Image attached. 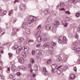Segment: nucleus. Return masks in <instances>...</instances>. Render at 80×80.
<instances>
[{
    "label": "nucleus",
    "instance_id": "obj_1",
    "mask_svg": "<svg viewBox=\"0 0 80 80\" xmlns=\"http://www.w3.org/2000/svg\"><path fill=\"white\" fill-rule=\"evenodd\" d=\"M37 18L33 16H30L28 18V22H24L22 24V28H26L28 26L32 27V22L36 21Z\"/></svg>",
    "mask_w": 80,
    "mask_h": 80
},
{
    "label": "nucleus",
    "instance_id": "obj_42",
    "mask_svg": "<svg viewBox=\"0 0 80 80\" xmlns=\"http://www.w3.org/2000/svg\"><path fill=\"white\" fill-rule=\"evenodd\" d=\"M58 62H60V61H62V58L61 57H59L58 59Z\"/></svg>",
    "mask_w": 80,
    "mask_h": 80
},
{
    "label": "nucleus",
    "instance_id": "obj_40",
    "mask_svg": "<svg viewBox=\"0 0 80 80\" xmlns=\"http://www.w3.org/2000/svg\"><path fill=\"white\" fill-rule=\"evenodd\" d=\"M63 25H64V26H65V27H67L68 25V24H67V23H66V22H64V23H63V24H62Z\"/></svg>",
    "mask_w": 80,
    "mask_h": 80
},
{
    "label": "nucleus",
    "instance_id": "obj_18",
    "mask_svg": "<svg viewBox=\"0 0 80 80\" xmlns=\"http://www.w3.org/2000/svg\"><path fill=\"white\" fill-rule=\"evenodd\" d=\"M52 16H49L48 18L47 21L48 22H50V21H52Z\"/></svg>",
    "mask_w": 80,
    "mask_h": 80
},
{
    "label": "nucleus",
    "instance_id": "obj_38",
    "mask_svg": "<svg viewBox=\"0 0 80 80\" xmlns=\"http://www.w3.org/2000/svg\"><path fill=\"white\" fill-rule=\"evenodd\" d=\"M0 77L1 79H3L4 78V77L3 76L2 74H0Z\"/></svg>",
    "mask_w": 80,
    "mask_h": 80
},
{
    "label": "nucleus",
    "instance_id": "obj_47",
    "mask_svg": "<svg viewBox=\"0 0 80 80\" xmlns=\"http://www.w3.org/2000/svg\"><path fill=\"white\" fill-rule=\"evenodd\" d=\"M32 55H35V50H33L32 52Z\"/></svg>",
    "mask_w": 80,
    "mask_h": 80
},
{
    "label": "nucleus",
    "instance_id": "obj_3",
    "mask_svg": "<svg viewBox=\"0 0 80 80\" xmlns=\"http://www.w3.org/2000/svg\"><path fill=\"white\" fill-rule=\"evenodd\" d=\"M65 6V4L63 2H61L60 3V8L59 9V11H63V10H65V9L63 8H62V7H63Z\"/></svg>",
    "mask_w": 80,
    "mask_h": 80
},
{
    "label": "nucleus",
    "instance_id": "obj_50",
    "mask_svg": "<svg viewBox=\"0 0 80 80\" xmlns=\"http://www.w3.org/2000/svg\"><path fill=\"white\" fill-rule=\"evenodd\" d=\"M78 1L77 0H74L73 1V2L74 3H76L77 2V1Z\"/></svg>",
    "mask_w": 80,
    "mask_h": 80
},
{
    "label": "nucleus",
    "instance_id": "obj_2",
    "mask_svg": "<svg viewBox=\"0 0 80 80\" xmlns=\"http://www.w3.org/2000/svg\"><path fill=\"white\" fill-rule=\"evenodd\" d=\"M59 43H65L66 42V37L60 36L58 39Z\"/></svg>",
    "mask_w": 80,
    "mask_h": 80
},
{
    "label": "nucleus",
    "instance_id": "obj_30",
    "mask_svg": "<svg viewBox=\"0 0 80 80\" xmlns=\"http://www.w3.org/2000/svg\"><path fill=\"white\" fill-rule=\"evenodd\" d=\"M41 29H42V25H40L38 26L37 30H41Z\"/></svg>",
    "mask_w": 80,
    "mask_h": 80
},
{
    "label": "nucleus",
    "instance_id": "obj_32",
    "mask_svg": "<svg viewBox=\"0 0 80 80\" xmlns=\"http://www.w3.org/2000/svg\"><path fill=\"white\" fill-rule=\"evenodd\" d=\"M39 53H40L41 55H43L44 54V51L43 50H40L39 51Z\"/></svg>",
    "mask_w": 80,
    "mask_h": 80
},
{
    "label": "nucleus",
    "instance_id": "obj_13",
    "mask_svg": "<svg viewBox=\"0 0 80 80\" xmlns=\"http://www.w3.org/2000/svg\"><path fill=\"white\" fill-rule=\"evenodd\" d=\"M50 44L49 42H47V43H45L44 45H43V47H48L49 46H50Z\"/></svg>",
    "mask_w": 80,
    "mask_h": 80
},
{
    "label": "nucleus",
    "instance_id": "obj_56",
    "mask_svg": "<svg viewBox=\"0 0 80 80\" xmlns=\"http://www.w3.org/2000/svg\"><path fill=\"white\" fill-rule=\"evenodd\" d=\"M68 2L69 3H72L73 2V0H68Z\"/></svg>",
    "mask_w": 80,
    "mask_h": 80
},
{
    "label": "nucleus",
    "instance_id": "obj_11",
    "mask_svg": "<svg viewBox=\"0 0 80 80\" xmlns=\"http://www.w3.org/2000/svg\"><path fill=\"white\" fill-rule=\"evenodd\" d=\"M43 13H44V15H48V14L49 13V10L46 9L44 10Z\"/></svg>",
    "mask_w": 80,
    "mask_h": 80
},
{
    "label": "nucleus",
    "instance_id": "obj_21",
    "mask_svg": "<svg viewBox=\"0 0 80 80\" xmlns=\"http://www.w3.org/2000/svg\"><path fill=\"white\" fill-rule=\"evenodd\" d=\"M52 63V59L48 60L47 61V64H48V65L50 64V63Z\"/></svg>",
    "mask_w": 80,
    "mask_h": 80
},
{
    "label": "nucleus",
    "instance_id": "obj_63",
    "mask_svg": "<svg viewBox=\"0 0 80 80\" xmlns=\"http://www.w3.org/2000/svg\"><path fill=\"white\" fill-rule=\"evenodd\" d=\"M16 2H18V1L17 0H15L14 1V3H16Z\"/></svg>",
    "mask_w": 80,
    "mask_h": 80
},
{
    "label": "nucleus",
    "instance_id": "obj_52",
    "mask_svg": "<svg viewBox=\"0 0 80 80\" xmlns=\"http://www.w3.org/2000/svg\"><path fill=\"white\" fill-rule=\"evenodd\" d=\"M66 13H67L68 14H70V12L69 11H67L65 12Z\"/></svg>",
    "mask_w": 80,
    "mask_h": 80
},
{
    "label": "nucleus",
    "instance_id": "obj_22",
    "mask_svg": "<svg viewBox=\"0 0 80 80\" xmlns=\"http://www.w3.org/2000/svg\"><path fill=\"white\" fill-rule=\"evenodd\" d=\"M41 33V32L40 31H38L36 35V37H38V36H39V35H40Z\"/></svg>",
    "mask_w": 80,
    "mask_h": 80
},
{
    "label": "nucleus",
    "instance_id": "obj_39",
    "mask_svg": "<svg viewBox=\"0 0 80 80\" xmlns=\"http://www.w3.org/2000/svg\"><path fill=\"white\" fill-rule=\"evenodd\" d=\"M51 45H52V46H56V43L53 42H52L51 43Z\"/></svg>",
    "mask_w": 80,
    "mask_h": 80
},
{
    "label": "nucleus",
    "instance_id": "obj_49",
    "mask_svg": "<svg viewBox=\"0 0 80 80\" xmlns=\"http://www.w3.org/2000/svg\"><path fill=\"white\" fill-rule=\"evenodd\" d=\"M34 41L32 40H29L28 41L29 43H30V42H33Z\"/></svg>",
    "mask_w": 80,
    "mask_h": 80
},
{
    "label": "nucleus",
    "instance_id": "obj_25",
    "mask_svg": "<svg viewBox=\"0 0 80 80\" xmlns=\"http://www.w3.org/2000/svg\"><path fill=\"white\" fill-rule=\"evenodd\" d=\"M80 51V48H77L76 50V53H79V52Z\"/></svg>",
    "mask_w": 80,
    "mask_h": 80
},
{
    "label": "nucleus",
    "instance_id": "obj_35",
    "mask_svg": "<svg viewBox=\"0 0 80 80\" xmlns=\"http://www.w3.org/2000/svg\"><path fill=\"white\" fill-rule=\"evenodd\" d=\"M48 54H50L51 55H53V52L52 50H50L48 52Z\"/></svg>",
    "mask_w": 80,
    "mask_h": 80
},
{
    "label": "nucleus",
    "instance_id": "obj_16",
    "mask_svg": "<svg viewBox=\"0 0 80 80\" xmlns=\"http://www.w3.org/2000/svg\"><path fill=\"white\" fill-rule=\"evenodd\" d=\"M59 23H60L58 22V21H56L54 23V25L55 26H56V27H57V26L58 25Z\"/></svg>",
    "mask_w": 80,
    "mask_h": 80
},
{
    "label": "nucleus",
    "instance_id": "obj_20",
    "mask_svg": "<svg viewBox=\"0 0 80 80\" xmlns=\"http://www.w3.org/2000/svg\"><path fill=\"white\" fill-rule=\"evenodd\" d=\"M11 69L12 70V72H14V71L16 69V67H15V65L13 66L12 67Z\"/></svg>",
    "mask_w": 80,
    "mask_h": 80
},
{
    "label": "nucleus",
    "instance_id": "obj_14",
    "mask_svg": "<svg viewBox=\"0 0 80 80\" xmlns=\"http://www.w3.org/2000/svg\"><path fill=\"white\" fill-rule=\"evenodd\" d=\"M52 67L53 69H55V68H57V65L56 64H54L52 65Z\"/></svg>",
    "mask_w": 80,
    "mask_h": 80
},
{
    "label": "nucleus",
    "instance_id": "obj_46",
    "mask_svg": "<svg viewBox=\"0 0 80 80\" xmlns=\"http://www.w3.org/2000/svg\"><path fill=\"white\" fill-rule=\"evenodd\" d=\"M74 37L77 39H78L79 37V36H78V35L77 34L75 35Z\"/></svg>",
    "mask_w": 80,
    "mask_h": 80
},
{
    "label": "nucleus",
    "instance_id": "obj_6",
    "mask_svg": "<svg viewBox=\"0 0 80 80\" xmlns=\"http://www.w3.org/2000/svg\"><path fill=\"white\" fill-rule=\"evenodd\" d=\"M61 67L62 66H60L57 68V69H58L57 72L58 74H61V73H62L63 72V69L62 68H60V67Z\"/></svg>",
    "mask_w": 80,
    "mask_h": 80
},
{
    "label": "nucleus",
    "instance_id": "obj_53",
    "mask_svg": "<svg viewBox=\"0 0 80 80\" xmlns=\"http://www.w3.org/2000/svg\"><path fill=\"white\" fill-rule=\"evenodd\" d=\"M37 47H38V48H40V44H37L36 45Z\"/></svg>",
    "mask_w": 80,
    "mask_h": 80
},
{
    "label": "nucleus",
    "instance_id": "obj_8",
    "mask_svg": "<svg viewBox=\"0 0 80 80\" xmlns=\"http://www.w3.org/2000/svg\"><path fill=\"white\" fill-rule=\"evenodd\" d=\"M52 27L50 24H47L46 25V29L47 30H52Z\"/></svg>",
    "mask_w": 80,
    "mask_h": 80
},
{
    "label": "nucleus",
    "instance_id": "obj_54",
    "mask_svg": "<svg viewBox=\"0 0 80 80\" xmlns=\"http://www.w3.org/2000/svg\"><path fill=\"white\" fill-rule=\"evenodd\" d=\"M76 16L77 17H80V13H77L76 14Z\"/></svg>",
    "mask_w": 80,
    "mask_h": 80
},
{
    "label": "nucleus",
    "instance_id": "obj_29",
    "mask_svg": "<svg viewBox=\"0 0 80 80\" xmlns=\"http://www.w3.org/2000/svg\"><path fill=\"white\" fill-rule=\"evenodd\" d=\"M22 56H23V57H26V53H25V52H22Z\"/></svg>",
    "mask_w": 80,
    "mask_h": 80
},
{
    "label": "nucleus",
    "instance_id": "obj_48",
    "mask_svg": "<svg viewBox=\"0 0 80 80\" xmlns=\"http://www.w3.org/2000/svg\"><path fill=\"white\" fill-rule=\"evenodd\" d=\"M17 75L18 76H20L21 75V73L20 72H18L17 73Z\"/></svg>",
    "mask_w": 80,
    "mask_h": 80
},
{
    "label": "nucleus",
    "instance_id": "obj_37",
    "mask_svg": "<svg viewBox=\"0 0 80 80\" xmlns=\"http://www.w3.org/2000/svg\"><path fill=\"white\" fill-rule=\"evenodd\" d=\"M52 30H52V32H53V33H55V32H56V28L52 29Z\"/></svg>",
    "mask_w": 80,
    "mask_h": 80
},
{
    "label": "nucleus",
    "instance_id": "obj_19",
    "mask_svg": "<svg viewBox=\"0 0 80 80\" xmlns=\"http://www.w3.org/2000/svg\"><path fill=\"white\" fill-rule=\"evenodd\" d=\"M70 78L71 80L72 79H74L75 78V75L74 74H72L70 76Z\"/></svg>",
    "mask_w": 80,
    "mask_h": 80
},
{
    "label": "nucleus",
    "instance_id": "obj_62",
    "mask_svg": "<svg viewBox=\"0 0 80 80\" xmlns=\"http://www.w3.org/2000/svg\"><path fill=\"white\" fill-rule=\"evenodd\" d=\"M3 12V11H2V10L1 9V8H0V14L2 13Z\"/></svg>",
    "mask_w": 80,
    "mask_h": 80
},
{
    "label": "nucleus",
    "instance_id": "obj_17",
    "mask_svg": "<svg viewBox=\"0 0 80 80\" xmlns=\"http://www.w3.org/2000/svg\"><path fill=\"white\" fill-rule=\"evenodd\" d=\"M38 41V42H42V38H41V36H39L37 38Z\"/></svg>",
    "mask_w": 80,
    "mask_h": 80
},
{
    "label": "nucleus",
    "instance_id": "obj_27",
    "mask_svg": "<svg viewBox=\"0 0 80 80\" xmlns=\"http://www.w3.org/2000/svg\"><path fill=\"white\" fill-rule=\"evenodd\" d=\"M18 46L16 45L15 46H14L12 47V49L13 50H15L16 49H17V48H18Z\"/></svg>",
    "mask_w": 80,
    "mask_h": 80
},
{
    "label": "nucleus",
    "instance_id": "obj_60",
    "mask_svg": "<svg viewBox=\"0 0 80 80\" xmlns=\"http://www.w3.org/2000/svg\"><path fill=\"white\" fill-rule=\"evenodd\" d=\"M77 32H80V28H78L77 30Z\"/></svg>",
    "mask_w": 80,
    "mask_h": 80
},
{
    "label": "nucleus",
    "instance_id": "obj_4",
    "mask_svg": "<svg viewBox=\"0 0 80 80\" xmlns=\"http://www.w3.org/2000/svg\"><path fill=\"white\" fill-rule=\"evenodd\" d=\"M61 67L62 66H60L57 68V69H58L57 72L58 74H61V73H62L63 72V69L62 68H60V67Z\"/></svg>",
    "mask_w": 80,
    "mask_h": 80
},
{
    "label": "nucleus",
    "instance_id": "obj_28",
    "mask_svg": "<svg viewBox=\"0 0 80 80\" xmlns=\"http://www.w3.org/2000/svg\"><path fill=\"white\" fill-rule=\"evenodd\" d=\"M42 68L43 69V70L44 72H47V70L46 68L43 67Z\"/></svg>",
    "mask_w": 80,
    "mask_h": 80
},
{
    "label": "nucleus",
    "instance_id": "obj_43",
    "mask_svg": "<svg viewBox=\"0 0 80 80\" xmlns=\"http://www.w3.org/2000/svg\"><path fill=\"white\" fill-rule=\"evenodd\" d=\"M67 61V58H65L63 60V62H66Z\"/></svg>",
    "mask_w": 80,
    "mask_h": 80
},
{
    "label": "nucleus",
    "instance_id": "obj_23",
    "mask_svg": "<svg viewBox=\"0 0 80 80\" xmlns=\"http://www.w3.org/2000/svg\"><path fill=\"white\" fill-rule=\"evenodd\" d=\"M26 32L27 34H30V29H27L26 30Z\"/></svg>",
    "mask_w": 80,
    "mask_h": 80
},
{
    "label": "nucleus",
    "instance_id": "obj_61",
    "mask_svg": "<svg viewBox=\"0 0 80 80\" xmlns=\"http://www.w3.org/2000/svg\"><path fill=\"white\" fill-rule=\"evenodd\" d=\"M8 55H9V57H12V53H8Z\"/></svg>",
    "mask_w": 80,
    "mask_h": 80
},
{
    "label": "nucleus",
    "instance_id": "obj_57",
    "mask_svg": "<svg viewBox=\"0 0 80 80\" xmlns=\"http://www.w3.org/2000/svg\"><path fill=\"white\" fill-rule=\"evenodd\" d=\"M44 37H47V34H44L42 36Z\"/></svg>",
    "mask_w": 80,
    "mask_h": 80
},
{
    "label": "nucleus",
    "instance_id": "obj_31",
    "mask_svg": "<svg viewBox=\"0 0 80 80\" xmlns=\"http://www.w3.org/2000/svg\"><path fill=\"white\" fill-rule=\"evenodd\" d=\"M31 62L32 63H35V60L32 58L31 59Z\"/></svg>",
    "mask_w": 80,
    "mask_h": 80
},
{
    "label": "nucleus",
    "instance_id": "obj_12",
    "mask_svg": "<svg viewBox=\"0 0 80 80\" xmlns=\"http://www.w3.org/2000/svg\"><path fill=\"white\" fill-rule=\"evenodd\" d=\"M19 62L20 63L23 64L24 63V59L23 58H20L19 60Z\"/></svg>",
    "mask_w": 80,
    "mask_h": 80
},
{
    "label": "nucleus",
    "instance_id": "obj_36",
    "mask_svg": "<svg viewBox=\"0 0 80 80\" xmlns=\"http://www.w3.org/2000/svg\"><path fill=\"white\" fill-rule=\"evenodd\" d=\"M24 40V38H21L20 39V42H23V41Z\"/></svg>",
    "mask_w": 80,
    "mask_h": 80
},
{
    "label": "nucleus",
    "instance_id": "obj_10",
    "mask_svg": "<svg viewBox=\"0 0 80 80\" xmlns=\"http://www.w3.org/2000/svg\"><path fill=\"white\" fill-rule=\"evenodd\" d=\"M22 50H24V51L26 52H27L29 50V48L27 46L23 47V48H22Z\"/></svg>",
    "mask_w": 80,
    "mask_h": 80
},
{
    "label": "nucleus",
    "instance_id": "obj_64",
    "mask_svg": "<svg viewBox=\"0 0 80 80\" xmlns=\"http://www.w3.org/2000/svg\"><path fill=\"white\" fill-rule=\"evenodd\" d=\"M28 67H29V68H31V64H29L28 66Z\"/></svg>",
    "mask_w": 80,
    "mask_h": 80
},
{
    "label": "nucleus",
    "instance_id": "obj_9",
    "mask_svg": "<svg viewBox=\"0 0 80 80\" xmlns=\"http://www.w3.org/2000/svg\"><path fill=\"white\" fill-rule=\"evenodd\" d=\"M21 50H22V47L20 46L18 47L17 49V50L16 51L17 54H18L20 52Z\"/></svg>",
    "mask_w": 80,
    "mask_h": 80
},
{
    "label": "nucleus",
    "instance_id": "obj_33",
    "mask_svg": "<svg viewBox=\"0 0 80 80\" xmlns=\"http://www.w3.org/2000/svg\"><path fill=\"white\" fill-rule=\"evenodd\" d=\"M13 10H11L9 12L8 15H9V16H10V15H11V14H12V13H13Z\"/></svg>",
    "mask_w": 80,
    "mask_h": 80
},
{
    "label": "nucleus",
    "instance_id": "obj_24",
    "mask_svg": "<svg viewBox=\"0 0 80 80\" xmlns=\"http://www.w3.org/2000/svg\"><path fill=\"white\" fill-rule=\"evenodd\" d=\"M6 13H7V11H4L1 14V16H2V17L4 16L5 15H6Z\"/></svg>",
    "mask_w": 80,
    "mask_h": 80
},
{
    "label": "nucleus",
    "instance_id": "obj_5",
    "mask_svg": "<svg viewBox=\"0 0 80 80\" xmlns=\"http://www.w3.org/2000/svg\"><path fill=\"white\" fill-rule=\"evenodd\" d=\"M61 67L62 66H60L57 68V69H58L57 72L58 74H61V73H62L63 72V69L62 68H60V67Z\"/></svg>",
    "mask_w": 80,
    "mask_h": 80
},
{
    "label": "nucleus",
    "instance_id": "obj_34",
    "mask_svg": "<svg viewBox=\"0 0 80 80\" xmlns=\"http://www.w3.org/2000/svg\"><path fill=\"white\" fill-rule=\"evenodd\" d=\"M34 70H38L37 65H35L34 67Z\"/></svg>",
    "mask_w": 80,
    "mask_h": 80
},
{
    "label": "nucleus",
    "instance_id": "obj_58",
    "mask_svg": "<svg viewBox=\"0 0 80 80\" xmlns=\"http://www.w3.org/2000/svg\"><path fill=\"white\" fill-rule=\"evenodd\" d=\"M9 77L10 78H13V76L12 75H10Z\"/></svg>",
    "mask_w": 80,
    "mask_h": 80
},
{
    "label": "nucleus",
    "instance_id": "obj_15",
    "mask_svg": "<svg viewBox=\"0 0 80 80\" xmlns=\"http://www.w3.org/2000/svg\"><path fill=\"white\" fill-rule=\"evenodd\" d=\"M78 43H80V41L79 40H77L76 42H75L73 43V45L76 46L77 45H78Z\"/></svg>",
    "mask_w": 80,
    "mask_h": 80
},
{
    "label": "nucleus",
    "instance_id": "obj_26",
    "mask_svg": "<svg viewBox=\"0 0 80 80\" xmlns=\"http://www.w3.org/2000/svg\"><path fill=\"white\" fill-rule=\"evenodd\" d=\"M49 40V38H44L43 39V42H46V41H47V40Z\"/></svg>",
    "mask_w": 80,
    "mask_h": 80
},
{
    "label": "nucleus",
    "instance_id": "obj_55",
    "mask_svg": "<svg viewBox=\"0 0 80 80\" xmlns=\"http://www.w3.org/2000/svg\"><path fill=\"white\" fill-rule=\"evenodd\" d=\"M73 70L75 72H77V68H76V67L74 68Z\"/></svg>",
    "mask_w": 80,
    "mask_h": 80
},
{
    "label": "nucleus",
    "instance_id": "obj_44",
    "mask_svg": "<svg viewBox=\"0 0 80 80\" xmlns=\"http://www.w3.org/2000/svg\"><path fill=\"white\" fill-rule=\"evenodd\" d=\"M68 68V66H65L64 67V70H67V69Z\"/></svg>",
    "mask_w": 80,
    "mask_h": 80
},
{
    "label": "nucleus",
    "instance_id": "obj_51",
    "mask_svg": "<svg viewBox=\"0 0 80 80\" xmlns=\"http://www.w3.org/2000/svg\"><path fill=\"white\" fill-rule=\"evenodd\" d=\"M12 36H14V35H16V33L15 32H12Z\"/></svg>",
    "mask_w": 80,
    "mask_h": 80
},
{
    "label": "nucleus",
    "instance_id": "obj_41",
    "mask_svg": "<svg viewBox=\"0 0 80 80\" xmlns=\"http://www.w3.org/2000/svg\"><path fill=\"white\" fill-rule=\"evenodd\" d=\"M63 25H64V26H65V27H67L68 25V24H67V23H66V22H64V23H63V24H62Z\"/></svg>",
    "mask_w": 80,
    "mask_h": 80
},
{
    "label": "nucleus",
    "instance_id": "obj_45",
    "mask_svg": "<svg viewBox=\"0 0 80 80\" xmlns=\"http://www.w3.org/2000/svg\"><path fill=\"white\" fill-rule=\"evenodd\" d=\"M22 69H23V70H25L26 71L27 70L26 68L24 66H23L22 67Z\"/></svg>",
    "mask_w": 80,
    "mask_h": 80
},
{
    "label": "nucleus",
    "instance_id": "obj_59",
    "mask_svg": "<svg viewBox=\"0 0 80 80\" xmlns=\"http://www.w3.org/2000/svg\"><path fill=\"white\" fill-rule=\"evenodd\" d=\"M46 72H42V74H43V75H46V73H45Z\"/></svg>",
    "mask_w": 80,
    "mask_h": 80
},
{
    "label": "nucleus",
    "instance_id": "obj_7",
    "mask_svg": "<svg viewBox=\"0 0 80 80\" xmlns=\"http://www.w3.org/2000/svg\"><path fill=\"white\" fill-rule=\"evenodd\" d=\"M20 8V10H21V11H24L27 8L26 6L23 4L21 5Z\"/></svg>",
    "mask_w": 80,
    "mask_h": 80
}]
</instances>
